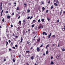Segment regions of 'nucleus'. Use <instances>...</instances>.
<instances>
[{
	"label": "nucleus",
	"mask_w": 65,
	"mask_h": 65,
	"mask_svg": "<svg viewBox=\"0 0 65 65\" xmlns=\"http://www.w3.org/2000/svg\"><path fill=\"white\" fill-rule=\"evenodd\" d=\"M2 4L1 3V4L0 6V10H2Z\"/></svg>",
	"instance_id": "1"
},
{
	"label": "nucleus",
	"mask_w": 65,
	"mask_h": 65,
	"mask_svg": "<svg viewBox=\"0 0 65 65\" xmlns=\"http://www.w3.org/2000/svg\"><path fill=\"white\" fill-rule=\"evenodd\" d=\"M52 35V34H51V33H50V35H48V38L49 39V38H50V37L51 36V35Z\"/></svg>",
	"instance_id": "2"
},
{
	"label": "nucleus",
	"mask_w": 65,
	"mask_h": 65,
	"mask_svg": "<svg viewBox=\"0 0 65 65\" xmlns=\"http://www.w3.org/2000/svg\"><path fill=\"white\" fill-rule=\"evenodd\" d=\"M37 50L38 52H39L40 51V49H39V47H38L37 48Z\"/></svg>",
	"instance_id": "3"
},
{
	"label": "nucleus",
	"mask_w": 65,
	"mask_h": 65,
	"mask_svg": "<svg viewBox=\"0 0 65 65\" xmlns=\"http://www.w3.org/2000/svg\"><path fill=\"white\" fill-rule=\"evenodd\" d=\"M56 3H57V4H59V1H58V0H56Z\"/></svg>",
	"instance_id": "4"
},
{
	"label": "nucleus",
	"mask_w": 65,
	"mask_h": 65,
	"mask_svg": "<svg viewBox=\"0 0 65 65\" xmlns=\"http://www.w3.org/2000/svg\"><path fill=\"white\" fill-rule=\"evenodd\" d=\"M22 41H23V39L22 38V37H21L20 43H22Z\"/></svg>",
	"instance_id": "5"
},
{
	"label": "nucleus",
	"mask_w": 65,
	"mask_h": 65,
	"mask_svg": "<svg viewBox=\"0 0 65 65\" xmlns=\"http://www.w3.org/2000/svg\"><path fill=\"white\" fill-rule=\"evenodd\" d=\"M3 10H2V11L1 12V15L2 17V13H3Z\"/></svg>",
	"instance_id": "6"
},
{
	"label": "nucleus",
	"mask_w": 65,
	"mask_h": 65,
	"mask_svg": "<svg viewBox=\"0 0 65 65\" xmlns=\"http://www.w3.org/2000/svg\"><path fill=\"white\" fill-rule=\"evenodd\" d=\"M10 17H11L10 16L8 15V16L7 18L8 19H9V18H10Z\"/></svg>",
	"instance_id": "7"
},
{
	"label": "nucleus",
	"mask_w": 65,
	"mask_h": 65,
	"mask_svg": "<svg viewBox=\"0 0 65 65\" xmlns=\"http://www.w3.org/2000/svg\"><path fill=\"white\" fill-rule=\"evenodd\" d=\"M19 7H18L17 8V10H19Z\"/></svg>",
	"instance_id": "8"
},
{
	"label": "nucleus",
	"mask_w": 65,
	"mask_h": 65,
	"mask_svg": "<svg viewBox=\"0 0 65 65\" xmlns=\"http://www.w3.org/2000/svg\"><path fill=\"white\" fill-rule=\"evenodd\" d=\"M29 52H30V51H26V53H28V54H29Z\"/></svg>",
	"instance_id": "9"
},
{
	"label": "nucleus",
	"mask_w": 65,
	"mask_h": 65,
	"mask_svg": "<svg viewBox=\"0 0 65 65\" xmlns=\"http://www.w3.org/2000/svg\"><path fill=\"white\" fill-rule=\"evenodd\" d=\"M51 65H53V64H54V62H53V61H51Z\"/></svg>",
	"instance_id": "10"
},
{
	"label": "nucleus",
	"mask_w": 65,
	"mask_h": 65,
	"mask_svg": "<svg viewBox=\"0 0 65 65\" xmlns=\"http://www.w3.org/2000/svg\"><path fill=\"white\" fill-rule=\"evenodd\" d=\"M54 5H55V6H58V5H57V4L56 3H54Z\"/></svg>",
	"instance_id": "11"
},
{
	"label": "nucleus",
	"mask_w": 65,
	"mask_h": 65,
	"mask_svg": "<svg viewBox=\"0 0 65 65\" xmlns=\"http://www.w3.org/2000/svg\"><path fill=\"white\" fill-rule=\"evenodd\" d=\"M34 27V24H33L31 25L32 28H33Z\"/></svg>",
	"instance_id": "12"
},
{
	"label": "nucleus",
	"mask_w": 65,
	"mask_h": 65,
	"mask_svg": "<svg viewBox=\"0 0 65 65\" xmlns=\"http://www.w3.org/2000/svg\"><path fill=\"white\" fill-rule=\"evenodd\" d=\"M41 21L42 22H43L44 21V19H41Z\"/></svg>",
	"instance_id": "13"
},
{
	"label": "nucleus",
	"mask_w": 65,
	"mask_h": 65,
	"mask_svg": "<svg viewBox=\"0 0 65 65\" xmlns=\"http://www.w3.org/2000/svg\"><path fill=\"white\" fill-rule=\"evenodd\" d=\"M49 46V44H48L47 46L46 47V48H47Z\"/></svg>",
	"instance_id": "14"
},
{
	"label": "nucleus",
	"mask_w": 65,
	"mask_h": 65,
	"mask_svg": "<svg viewBox=\"0 0 65 65\" xmlns=\"http://www.w3.org/2000/svg\"><path fill=\"white\" fill-rule=\"evenodd\" d=\"M45 32L44 31L42 33L43 35H44V34H45Z\"/></svg>",
	"instance_id": "15"
},
{
	"label": "nucleus",
	"mask_w": 65,
	"mask_h": 65,
	"mask_svg": "<svg viewBox=\"0 0 65 65\" xmlns=\"http://www.w3.org/2000/svg\"><path fill=\"white\" fill-rule=\"evenodd\" d=\"M22 14L23 16H24V15H25V13H24V12H23L22 13Z\"/></svg>",
	"instance_id": "16"
},
{
	"label": "nucleus",
	"mask_w": 65,
	"mask_h": 65,
	"mask_svg": "<svg viewBox=\"0 0 65 65\" xmlns=\"http://www.w3.org/2000/svg\"><path fill=\"white\" fill-rule=\"evenodd\" d=\"M8 44V42L7 41H6V46L7 45V44Z\"/></svg>",
	"instance_id": "17"
},
{
	"label": "nucleus",
	"mask_w": 65,
	"mask_h": 65,
	"mask_svg": "<svg viewBox=\"0 0 65 65\" xmlns=\"http://www.w3.org/2000/svg\"><path fill=\"white\" fill-rule=\"evenodd\" d=\"M47 20H48V21H50V19H49L48 18H47Z\"/></svg>",
	"instance_id": "18"
},
{
	"label": "nucleus",
	"mask_w": 65,
	"mask_h": 65,
	"mask_svg": "<svg viewBox=\"0 0 65 65\" xmlns=\"http://www.w3.org/2000/svg\"><path fill=\"white\" fill-rule=\"evenodd\" d=\"M44 2H42L41 3L42 4H44Z\"/></svg>",
	"instance_id": "19"
},
{
	"label": "nucleus",
	"mask_w": 65,
	"mask_h": 65,
	"mask_svg": "<svg viewBox=\"0 0 65 65\" xmlns=\"http://www.w3.org/2000/svg\"><path fill=\"white\" fill-rule=\"evenodd\" d=\"M30 17L29 16L27 18V19H30Z\"/></svg>",
	"instance_id": "20"
},
{
	"label": "nucleus",
	"mask_w": 65,
	"mask_h": 65,
	"mask_svg": "<svg viewBox=\"0 0 65 65\" xmlns=\"http://www.w3.org/2000/svg\"><path fill=\"white\" fill-rule=\"evenodd\" d=\"M31 60L33 59V57L32 56L31 57Z\"/></svg>",
	"instance_id": "21"
},
{
	"label": "nucleus",
	"mask_w": 65,
	"mask_h": 65,
	"mask_svg": "<svg viewBox=\"0 0 65 65\" xmlns=\"http://www.w3.org/2000/svg\"><path fill=\"white\" fill-rule=\"evenodd\" d=\"M64 29V30H63ZM62 30H63V31H64L65 30V28H62Z\"/></svg>",
	"instance_id": "22"
},
{
	"label": "nucleus",
	"mask_w": 65,
	"mask_h": 65,
	"mask_svg": "<svg viewBox=\"0 0 65 65\" xmlns=\"http://www.w3.org/2000/svg\"><path fill=\"white\" fill-rule=\"evenodd\" d=\"M46 13H47V12H48V10H47L46 11Z\"/></svg>",
	"instance_id": "23"
},
{
	"label": "nucleus",
	"mask_w": 65,
	"mask_h": 65,
	"mask_svg": "<svg viewBox=\"0 0 65 65\" xmlns=\"http://www.w3.org/2000/svg\"><path fill=\"white\" fill-rule=\"evenodd\" d=\"M23 22H24V23H25V22H26V20H24L23 21Z\"/></svg>",
	"instance_id": "24"
},
{
	"label": "nucleus",
	"mask_w": 65,
	"mask_h": 65,
	"mask_svg": "<svg viewBox=\"0 0 65 65\" xmlns=\"http://www.w3.org/2000/svg\"><path fill=\"white\" fill-rule=\"evenodd\" d=\"M40 19H39L38 20V22H39V23H40Z\"/></svg>",
	"instance_id": "25"
},
{
	"label": "nucleus",
	"mask_w": 65,
	"mask_h": 65,
	"mask_svg": "<svg viewBox=\"0 0 65 65\" xmlns=\"http://www.w3.org/2000/svg\"><path fill=\"white\" fill-rule=\"evenodd\" d=\"M19 23L20 24H21V21H19Z\"/></svg>",
	"instance_id": "26"
},
{
	"label": "nucleus",
	"mask_w": 65,
	"mask_h": 65,
	"mask_svg": "<svg viewBox=\"0 0 65 65\" xmlns=\"http://www.w3.org/2000/svg\"><path fill=\"white\" fill-rule=\"evenodd\" d=\"M13 62H15V60H14V59H13Z\"/></svg>",
	"instance_id": "27"
},
{
	"label": "nucleus",
	"mask_w": 65,
	"mask_h": 65,
	"mask_svg": "<svg viewBox=\"0 0 65 65\" xmlns=\"http://www.w3.org/2000/svg\"><path fill=\"white\" fill-rule=\"evenodd\" d=\"M57 23H59V20H57Z\"/></svg>",
	"instance_id": "28"
},
{
	"label": "nucleus",
	"mask_w": 65,
	"mask_h": 65,
	"mask_svg": "<svg viewBox=\"0 0 65 65\" xmlns=\"http://www.w3.org/2000/svg\"><path fill=\"white\" fill-rule=\"evenodd\" d=\"M5 12L6 13H8V11H6Z\"/></svg>",
	"instance_id": "29"
},
{
	"label": "nucleus",
	"mask_w": 65,
	"mask_h": 65,
	"mask_svg": "<svg viewBox=\"0 0 65 65\" xmlns=\"http://www.w3.org/2000/svg\"><path fill=\"white\" fill-rule=\"evenodd\" d=\"M2 21H3V22H4V19L3 18V19Z\"/></svg>",
	"instance_id": "30"
},
{
	"label": "nucleus",
	"mask_w": 65,
	"mask_h": 65,
	"mask_svg": "<svg viewBox=\"0 0 65 65\" xmlns=\"http://www.w3.org/2000/svg\"><path fill=\"white\" fill-rule=\"evenodd\" d=\"M27 12H30V10H27Z\"/></svg>",
	"instance_id": "31"
},
{
	"label": "nucleus",
	"mask_w": 65,
	"mask_h": 65,
	"mask_svg": "<svg viewBox=\"0 0 65 65\" xmlns=\"http://www.w3.org/2000/svg\"><path fill=\"white\" fill-rule=\"evenodd\" d=\"M52 37H55V35H53L52 36Z\"/></svg>",
	"instance_id": "32"
},
{
	"label": "nucleus",
	"mask_w": 65,
	"mask_h": 65,
	"mask_svg": "<svg viewBox=\"0 0 65 65\" xmlns=\"http://www.w3.org/2000/svg\"><path fill=\"white\" fill-rule=\"evenodd\" d=\"M38 28L39 29H41V26H39Z\"/></svg>",
	"instance_id": "33"
},
{
	"label": "nucleus",
	"mask_w": 65,
	"mask_h": 65,
	"mask_svg": "<svg viewBox=\"0 0 65 65\" xmlns=\"http://www.w3.org/2000/svg\"><path fill=\"white\" fill-rule=\"evenodd\" d=\"M42 8L43 10H44L45 9V8L44 7H43Z\"/></svg>",
	"instance_id": "34"
},
{
	"label": "nucleus",
	"mask_w": 65,
	"mask_h": 65,
	"mask_svg": "<svg viewBox=\"0 0 65 65\" xmlns=\"http://www.w3.org/2000/svg\"><path fill=\"white\" fill-rule=\"evenodd\" d=\"M32 18H33V17H31L30 18V20H31V19H32Z\"/></svg>",
	"instance_id": "35"
},
{
	"label": "nucleus",
	"mask_w": 65,
	"mask_h": 65,
	"mask_svg": "<svg viewBox=\"0 0 65 65\" xmlns=\"http://www.w3.org/2000/svg\"><path fill=\"white\" fill-rule=\"evenodd\" d=\"M62 51H65V49L64 48L62 49Z\"/></svg>",
	"instance_id": "36"
},
{
	"label": "nucleus",
	"mask_w": 65,
	"mask_h": 65,
	"mask_svg": "<svg viewBox=\"0 0 65 65\" xmlns=\"http://www.w3.org/2000/svg\"><path fill=\"white\" fill-rule=\"evenodd\" d=\"M40 38L37 41H40Z\"/></svg>",
	"instance_id": "37"
},
{
	"label": "nucleus",
	"mask_w": 65,
	"mask_h": 65,
	"mask_svg": "<svg viewBox=\"0 0 65 65\" xmlns=\"http://www.w3.org/2000/svg\"><path fill=\"white\" fill-rule=\"evenodd\" d=\"M45 35H47V34H46V32H45Z\"/></svg>",
	"instance_id": "38"
},
{
	"label": "nucleus",
	"mask_w": 65,
	"mask_h": 65,
	"mask_svg": "<svg viewBox=\"0 0 65 65\" xmlns=\"http://www.w3.org/2000/svg\"><path fill=\"white\" fill-rule=\"evenodd\" d=\"M30 43V42H29V41H28L27 42V44H29Z\"/></svg>",
	"instance_id": "39"
},
{
	"label": "nucleus",
	"mask_w": 65,
	"mask_h": 65,
	"mask_svg": "<svg viewBox=\"0 0 65 65\" xmlns=\"http://www.w3.org/2000/svg\"><path fill=\"white\" fill-rule=\"evenodd\" d=\"M51 9H53V6H51Z\"/></svg>",
	"instance_id": "40"
},
{
	"label": "nucleus",
	"mask_w": 65,
	"mask_h": 65,
	"mask_svg": "<svg viewBox=\"0 0 65 65\" xmlns=\"http://www.w3.org/2000/svg\"><path fill=\"white\" fill-rule=\"evenodd\" d=\"M15 47H18V45H15Z\"/></svg>",
	"instance_id": "41"
},
{
	"label": "nucleus",
	"mask_w": 65,
	"mask_h": 65,
	"mask_svg": "<svg viewBox=\"0 0 65 65\" xmlns=\"http://www.w3.org/2000/svg\"><path fill=\"white\" fill-rule=\"evenodd\" d=\"M11 27H13V25H11Z\"/></svg>",
	"instance_id": "42"
},
{
	"label": "nucleus",
	"mask_w": 65,
	"mask_h": 65,
	"mask_svg": "<svg viewBox=\"0 0 65 65\" xmlns=\"http://www.w3.org/2000/svg\"><path fill=\"white\" fill-rule=\"evenodd\" d=\"M42 46H43V45H41L40 46V47H42Z\"/></svg>",
	"instance_id": "43"
},
{
	"label": "nucleus",
	"mask_w": 65,
	"mask_h": 65,
	"mask_svg": "<svg viewBox=\"0 0 65 65\" xmlns=\"http://www.w3.org/2000/svg\"><path fill=\"white\" fill-rule=\"evenodd\" d=\"M13 48L14 49H15V47L14 46L13 47Z\"/></svg>",
	"instance_id": "44"
},
{
	"label": "nucleus",
	"mask_w": 65,
	"mask_h": 65,
	"mask_svg": "<svg viewBox=\"0 0 65 65\" xmlns=\"http://www.w3.org/2000/svg\"><path fill=\"white\" fill-rule=\"evenodd\" d=\"M8 41H9V43H10V42H11V41H10V40H9Z\"/></svg>",
	"instance_id": "45"
},
{
	"label": "nucleus",
	"mask_w": 65,
	"mask_h": 65,
	"mask_svg": "<svg viewBox=\"0 0 65 65\" xmlns=\"http://www.w3.org/2000/svg\"><path fill=\"white\" fill-rule=\"evenodd\" d=\"M20 16H19V17H18V19H20Z\"/></svg>",
	"instance_id": "46"
},
{
	"label": "nucleus",
	"mask_w": 65,
	"mask_h": 65,
	"mask_svg": "<svg viewBox=\"0 0 65 65\" xmlns=\"http://www.w3.org/2000/svg\"><path fill=\"white\" fill-rule=\"evenodd\" d=\"M48 54V51H46V54Z\"/></svg>",
	"instance_id": "47"
},
{
	"label": "nucleus",
	"mask_w": 65,
	"mask_h": 65,
	"mask_svg": "<svg viewBox=\"0 0 65 65\" xmlns=\"http://www.w3.org/2000/svg\"><path fill=\"white\" fill-rule=\"evenodd\" d=\"M50 0H49V2H48V3L50 4Z\"/></svg>",
	"instance_id": "48"
},
{
	"label": "nucleus",
	"mask_w": 65,
	"mask_h": 65,
	"mask_svg": "<svg viewBox=\"0 0 65 65\" xmlns=\"http://www.w3.org/2000/svg\"><path fill=\"white\" fill-rule=\"evenodd\" d=\"M9 51H11V48H9Z\"/></svg>",
	"instance_id": "49"
},
{
	"label": "nucleus",
	"mask_w": 65,
	"mask_h": 65,
	"mask_svg": "<svg viewBox=\"0 0 65 65\" xmlns=\"http://www.w3.org/2000/svg\"><path fill=\"white\" fill-rule=\"evenodd\" d=\"M14 15V13L13 12L12 14V15Z\"/></svg>",
	"instance_id": "50"
},
{
	"label": "nucleus",
	"mask_w": 65,
	"mask_h": 65,
	"mask_svg": "<svg viewBox=\"0 0 65 65\" xmlns=\"http://www.w3.org/2000/svg\"><path fill=\"white\" fill-rule=\"evenodd\" d=\"M53 57H51V59H53Z\"/></svg>",
	"instance_id": "51"
},
{
	"label": "nucleus",
	"mask_w": 65,
	"mask_h": 65,
	"mask_svg": "<svg viewBox=\"0 0 65 65\" xmlns=\"http://www.w3.org/2000/svg\"><path fill=\"white\" fill-rule=\"evenodd\" d=\"M14 3L15 5H16V4H17V3Z\"/></svg>",
	"instance_id": "52"
},
{
	"label": "nucleus",
	"mask_w": 65,
	"mask_h": 65,
	"mask_svg": "<svg viewBox=\"0 0 65 65\" xmlns=\"http://www.w3.org/2000/svg\"><path fill=\"white\" fill-rule=\"evenodd\" d=\"M43 55H44V56H45V53H44L43 54Z\"/></svg>",
	"instance_id": "53"
},
{
	"label": "nucleus",
	"mask_w": 65,
	"mask_h": 65,
	"mask_svg": "<svg viewBox=\"0 0 65 65\" xmlns=\"http://www.w3.org/2000/svg\"><path fill=\"white\" fill-rule=\"evenodd\" d=\"M59 57H60V56H57V58H59Z\"/></svg>",
	"instance_id": "54"
},
{
	"label": "nucleus",
	"mask_w": 65,
	"mask_h": 65,
	"mask_svg": "<svg viewBox=\"0 0 65 65\" xmlns=\"http://www.w3.org/2000/svg\"><path fill=\"white\" fill-rule=\"evenodd\" d=\"M36 20H33V22H35V21H36Z\"/></svg>",
	"instance_id": "55"
},
{
	"label": "nucleus",
	"mask_w": 65,
	"mask_h": 65,
	"mask_svg": "<svg viewBox=\"0 0 65 65\" xmlns=\"http://www.w3.org/2000/svg\"><path fill=\"white\" fill-rule=\"evenodd\" d=\"M30 45H31V43H30L29 44L28 46H30Z\"/></svg>",
	"instance_id": "56"
},
{
	"label": "nucleus",
	"mask_w": 65,
	"mask_h": 65,
	"mask_svg": "<svg viewBox=\"0 0 65 65\" xmlns=\"http://www.w3.org/2000/svg\"><path fill=\"white\" fill-rule=\"evenodd\" d=\"M26 64L27 65H29V64L28 63H26Z\"/></svg>",
	"instance_id": "57"
},
{
	"label": "nucleus",
	"mask_w": 65,
	"mask_h": 65,
	"mask_svg": "<svg viewBox=\"0 0 65 65\" xmlns=\"http://www.w3.org/2000/svg\"><path fill=\"white\" fill-rule=\"evenodd\" d=\"M24 5H25V6H26V4H24Z\"/></svg>",
	"instance_id": "58"
},
{
	"label": "nucleus",
	"mask_w": 65,
	"mask_h": 65,
	"mask_svg": "<svg viewBox=\"0 0 65 65\" xmlns=\"http://www.w3.org/2000/svg\"><path fill=\"white\" fill-rule=\"evenodd\" d=\"M53 45L54 46H55V44H53Z\"/></svg>",
	"instance_id": "59"
},
{
	"label": "nucleus",
	"mask_w": 65,
	"mask_h": 65,
	"mask_svg": "<svg viewBox=\"0 0 65 65\" xmlns=\"http://www.w3.org/2000/svg\"><path fill=\"white\" fill-rule=\"evenodd\" d=\"M24 34L25 35L26 34V32H24Z\"/></svg>",
	"instance_id": "60"
},
{
	"label": "nucleus",
	"mask_w": 65,
	"mask_h": 65,
	"mask_svg": "<svg viewBox=\"0 0 65 65\" xmlns=\"http://www.w3.org/2000/svg\"><path fill=\"white\" fill-rule=\"evenodd\" d=\"M28 32H29V31H30V29H29V30H28Z\"/></svg>",
	"instance_id": "61"
},
{
	"label": "nucleus",
	"mask_w": 65,
	"mask_h": 65,
	"mask_svg": "<svg viewBox=\"0 0 65 65\" xmlns=\"http://www.w3.org/2000/svg\"><path fill=\"white\" fill-rule=\"evenodd\" d=\"M36 37V36H35V37H34V38H35V37Z\"/></svg>",
	"instance_id": "62"
},
{
	"label": "nucleus",
	"mask_w": 65,
	"mask_h": 65,
	"mask_svg": "<svg viewBox=\"0 0 65 65\" xmlns=\"http://www.w3.org/2000/svg\"><path fill=\"white\" fill-rule=\"evenodd\" d=\"M6 61V59H4V61Z\"/></svg>",
	"instance_id": "63"
},
{
	"label": "nucleus",
	"mask_w": 65,
	"mask_h": 65,
	"mask_svg": "<svg viewBox=\"0 0 65 65\" xmlns=\"http://www.w3.org/2000/svg\"><path fill=\"white\" fill-rule=\"evenodd\" d=\"M16 38H18V36H16Z\"/></svg>",
	"instance_id": "64"
}]
</instances>
